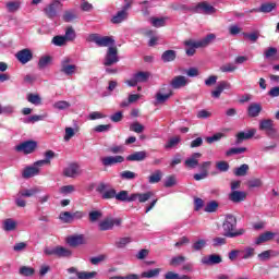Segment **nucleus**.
<instances>
[{
	"mask_svg": "<svg viewBox=\"0 0 279 279\" xmlns=\"http://www.w3.org/2000/svg\"><path fill=\"white\" fill-rule=\"evenodd\" d=\"M236 228V218L232 215L226 216V219L222 223L223 236L228 239H235L236 236H243L245 234V229Z\"/></svg>",
	"mask_w": 279,
	"mask_h": 279,
	"instance_id": "obj_1",
	"label": "nucleus"
},
{
	"mask_svg": "<svg viewBox=\"0 0 279 279\" xmlns=\"http://www.w3.org/2000/svg\"><path fill=\"white\" fill-rule=\"evenodd\" d=\"M215 38H217V36L215 34H209L205 38L197 40V41L191 40V39L186 40L184 43V45L186 47H190L186 49V56H195V49L208 47V45H210V43H213V40H215Z\"/></svg>",
	"mask_w": 279,
	"mask_h": 279,
	"instance_id": "obj_2",
	"label": "nucleus"
},
{
	"mask_svg": "<svg viewBox=\"0 0 279 279\" xmlns=\"http://www.w3.org/2000/svg\"><path fill=\"white\" fill-rule=\"evenodd\" d=\"M60 73L65 75L66 77H73L77 73V65L73 63V59L71 57H64L60 61Z\"/></svg>",
	"mask_w": 279,
	"mask_h": 279,
	"instance_id": "obj_3",
	"label": "nucleus"
},
{
	"mask_svg": "<svg viewBox=\"0 0 279 279\" xmlns=\"http://www.w3.org/2000/svg\"><path fill=\"white\" fill-rule=\"evenodd\" d=\"M195 14H216L217 13V9L215 7H213V4H210L208 1H203L199 2L195 5Z\"/></svg>",
	"mask_w": 279,
	"mask_h": 279,
	"instance_id": "obj_4",
	"label": "nucleus"
},
{
	"mask_svg": "<svg viewBox=\"0 0 279 279\" xmlns=\"http://www.w3.org/2000/svg\"><path fill=\"white\" fill-rule=\"evenodd\" d=\"M114 226H121V219L108 217L99 222L98 228L101 232H106L108 230H112Z\"/></svg>",
	"mask_w": 279,
	"mask_h": 279,
	"instance_id": "obj_5",
	"label": "nucleus"
},
{
	"mask_svg": "<svg viewBox=\"0 0 279 279\" xmlns=\"http://www.w3.org/2000/svg\"><path fill=\"white\" fill-rule=\"evenodd\" d=\"M117 62H119V50L117 47H109L104 64L105 66H112V64H117Z\"/></svg>",
	"mask_w": 279,
	"mask_h": 279,
	"instance_id": "obj_6",
	"label": "nucleus"
},
{
	"mask_svg": "<svg viewBox=\"0 0 279 279\" xmlns=\"http://www.w3.org/2000/svg\"><path fill=\"white\" fill-rule=\"evenodd\" d=\"M36 147H38V144L36 142L26 141L15 146V151H20L21 154H26V155L34 154V151H36Z\"/></svg>",
	"mask_w": 279,
	"mask_h": 279,
	"instance_id": "obj_7",
	"label": "nucleus"
},
{
	"mask_svg": "<svg viewBox=\"0 0 279 279\" xmlns=\"http://www.w3.org/2000/svg\"><path fill=\"white\" fill-rule=\"evenodd\" d=\"M108 189V184L100 183L97 186L98 193H101L102 199H117V190L116 189Z\"/></svg>",
	"mask_w": 279,
	"mask_h": 279,
	"instance_id": "obj_8",
	"label": "nucleus"
},
{
	"mask_svg": "<svg viewBox=\"0 0 279 279\" xmlns=\"http://www.w3.org/2000/svg\"><path fill=\"white\" fill-rule=\"evenodd\" d=\"M173 95V90L169 87H162L159 89L155 96L156 104H165L166 101H169V98H171Z\"/></svg>",
	"mask_w": 279,
	"mask_h": 279,
	"instance_id": "obj_9",
	"label": "nucleus"
},
{
	"mask_svg": "<svg viewBox=\"0 0 279 279\" xmlns=\"http://www.w3.org/2000/svg\"><path fill=\"white\" fill-rule=\"evenodd\" d=\"M189 83L190 81L186 76L178 75L171 80L170 86L174 90H180V88H184V86H189Z\"/></svg>",
	"mask_w": 279,
	"mask_h": 279,
	"instance_id": "obj_10",
	"label": "nucleus"
},
{
	"mask_svg": "<svg viewBox=\"0 0 279 279\" xmlns=\"http://www.w3.org/2000/svg\"><path fill=\"white\" fill-rule=\"evenodd\" d=\"M16 60L21 64H27V62H32V58H34V53H32V50L25 48L16 52L15 54Z\"/></svg>",
	"mask_w": 279,
	"mask_h": 279,
	"instance_id": "obj_11",
	"label": "nucleus"
},
{
	"mask_svg": "<svg viewBox=\"0 0 279 279\" xmlns=\"http://www.w3.org/2000/svg\"><path fill=\"white\" fill-rule=\"evenodd\" d=\"M63 175H65V178H77V175H82V170H80V165L70 163L68 167L63 169Z\"/></svg>",
	"mask_w": 279,
	"mask_h": 279,
	"instance_id": "obj_12",
	"label": "nucleus"
},
{
	"mask_svg": "<svg viewBox=\"0 0 279 279\" xmlns=\"http://www.w3.org/2000/svg\"><path fill=\"white\" fill-rule=\"evenodd\" d=\"M231 88L232 85L229 82L221 81L216 86L215 90L211 92V97H214V99H219V97H221V93H223L225 90H230Z\"/></svg>",
	"mask_w": 279,
	"mask_h": 279,
	"instance_id": "obj_13",
	"label": "nucleus"
},
{
	"mask_svg": "<svg viewBox=\"0 0 279 279\" xmlns=\"http://www.w3.org/2000/svg\"><path fill=\"white\" fill-rule=\"evenodd\" d=\"M60 5L59 0H53L50 4H48L45 9L44 12L48 19H56L58 16V8Z\"/></svg>",
	"mask_w": 279,
	"mask_h": 279,
	"instance_id": "obj_14",
	"label": "nucleus"
},
{
	"mask_svg": "<svg viewBox=\"0 0 279 279\" xmlns=\"http://www.w3.org/2000/svg\"><path fill=\"white\" fill-rule=\"evenodd\" d=\"M124 161H125V158L121 155L107 156L101 159L104 167H112V165H121V162H124Z\"/></svg>",
	"mask_w": 279,
	"mask_h": 279,
	"instance_id": "obj_15",
	"label": "nucleus"
},
{
	"mask_svg": "<svg viewBox=\"0 0 279 279\" xmlns=\"http://www.w3.org/2000/svg\"><path fill=\"white\" fill-rule=\"evenodd\" d=\"M201 153H194L190 158L185 159L184 165L187 169H196L199 167Z\"/></svg>",
	"mask_w": 279,
	"mask_h": 279,
	"instance_id": "obj_16",
	"label": "nucleus"
},
{
	"mask_svg": "<svg viewBox=\"0 0 279 279\" xmlns=\"http://www.w3.org/2000/svg\"><path fill=\"white\" fill-rule=\"evenodd\" d=\"M154 197V192L149 191L146 193H133L131 194V199L133 202H136V199L140 202V204H145V202H149Z\"/></svg>",
	"mask_w": 279,
	"mask_h": 279,
	"instance_id": "obj_17",
	"label": "nucleus"
},
{
	"mask_svg": "<svg viewBox=\"0 0 279 279\" xmlns=\"http://www.w3.org/2000/svg\"><path fill=\"white\" fill-rule=\"evenodd\" d=\"M256 134V129H251L246 132H240L236 134L235 145H241L243 141H250Z\"/></svg>",
	"mask_w": 279,
	"mask_h": 279,
	"instance_id": "obj_18",
	"label": "nucleus"
},
{
	"mask_svg": "<svg viewBox=\"0 0 279 279\" xmlns=\"http://www.w3.org/2000/svg\"><path fill=\"white\" fill-rule=\"evenodd\" d=\"M247 197V193L244 191H232L229 194L230 202H233V204H240V202H245Z\"/></svg>",
	"mask_w": 279,
	"mask_h": 279,
	"instance_id": "obj_19",
	"label": "nucleus"
},
{
	"mask_svg": "<svg viewBox=\"0 0 279 279\" xmlns=\"http://www.w3.org/2000/svg\"><path fill=\"white\" fill-rule=\"evenodd\" d=\"M19 228V222L13 218H7L2 221V230L4 232H14Z\"/></svg>",
	"mask_w": 279,
	"mask_h": 279,
	"instance_id": "obj_20",
	"label": "nucleus"
},
{
	"mask_svg": "<svg viewBox=\"0 0 279 279\" xmlns=\"http://www.w3.org/2000/svg\"><path fill=\"white\" fill-rule=\"evenodd\" d=\"M68 243L70 244L71 247H77L80 245H85L86 238L84 236V234L72 235V236L68 238Z\"/></svg>",
	"mask_w": 279,
	"mask_h": 279,
	"instance_id": "obj_21",
	"label": "nucleus"
},
{
	"mask_svg": "<svg viewBox=\"0 0 279 279\" xmlns=\"http://www.w3.org/2000/svg\"><path fill=\"white\" fill-rule=\"evenodd\" d=\"M40 167L43 166H38L36 165V162L28 168H25L23 171V178L29 179V178H34V175H38L40 173Z\"/></svg>",
	"mask_w": 279,
	"mask_h": 279,
	"instance_id": "obj_22",
	"label": "nucleus"
},
{
	"mask_svg": "<svg viewBox=\"0 0 279 279\" xmlns=\"http://www.w3.org/2000/svg\"><path fill=\"white\" fill-rule=\"evenodd\" d=\"M260 112H263V106L258 102H252L247 107V116L251 118L258 117V114H260Z\"/></svg>",
	"mask_w": 279,
	"mask_h": 279,
	"instance_id": "obj_23",
	"label": "nucleus"
},
{
	"mask_svg": "<svg viewBox=\"0 0 279 279\" xmlns=\"http://www.w3.org/2000/svg\"><path fill=\"white\" fill-rule=\"evenodd\" d=\"M145 158H147V151L141 150L129 155L126 160H129V162H143Z\"/></svg>",
	"mask_w": 279,
	"mask_h": 279,
	"instance_id": "obj_24",
	"label": "nucleus"
},
{
	"mask_svg": "<svg viewBox=\"0 0 279 279\" xmlns=\"http://www.w3.org/2000/svg\"><path fill=\"white\" fill-rule=\"evenodd\" d=\"M45 159L36 161V165L38 167H45V165H51V160H53V158H56V153L53 150H47L45 153Z\"/></svg>",
	"mask_w": 279,
	"mask_h": 279,
	"instance_id": "obj_25",
	"label": "nucleus"
},
{
	"mask_svg": "<svg viewBox=\"0 0 279 279\" xmlns=\"http://www.w3.org/2000/svg\"><path fill=\"white\" fill-rule=\"evenodd\" d=\"M221 263V256L217 254H211L202 258L203 265H219Z\"/></svg>",
	"mask_w": 279,
	"mask_h": 279,
	"instance_id": "obj_26",
	"label": "nucleus"
},
{
	"mask_svg": "<svg viewBox=\"0 0 279 279\" xmlns=\"http://www.w3.org/2000/svg\"><path fill=\"white\" fill-rule=\"evenodd\" d=\"M175 58H178V52H175V50H166L161 54V61L165 63L174 62Z\"/></svg>",
	"mask_w": 279,
	"mask_h": 279,
	"instance_id": "obj_27",
	"label": "nucleus"
},
{
	"mask_svg": "<svg viewBox=\"0 0 279 279\" xmlns=\"http://www.w3.org/2000/svg\"><path fill=\"white\" fill-rule=\"evenodd\" d=\"M62 19L65 23H73V21H77V19H80V15H77L75 10H68L64 11Z\"/></svg>",
	"mask_w": 279,
	"mask_h": 279,
	"instance_id": "obj_28",
	"label": "nucleus"
},
{
	"mask_svg": "<svg viewBox=\"0 0 279 279\" xmlns=\"http://www.w3.org/2000/svg\"><path fill=\"white\" fill-rule=\"evenodd\" d=\"M274 236H276V233H274L271 231H267V232L260 234L256 239L255 244L260 245V243H267V241H271V239H274Z\"/></svg>",
	"mask_w": 279,
	"mask_h": 279,
	"instance_id": "obj_29",
	"label": "nucleus"
},
{
	"mask_svg": "<svg viewBox=\"0 0 279 279\" xmlns=\"http://www.w3.org/2000/svg\"><path fill=\"white\" fill-rule=\"evenodd\" d=\"M145 36H148V38H150L148 41L149 47H156V45H158V40H160V37H158L156 35V32L151 29L146 31Z\"/></svg>",
	"mask_w": 279,
	"mask_h": 279,
	"instance_id": "obj_30",
	"label": "nucleus"
},
{
	"mask_svg": "<svg viewBox=\"0 0 279 279\" xmlns=\"http://www.w3.org/2000/svg\"><path fill=\"white\" fill-rule=\"evenodd\" d=\"M5 8L10 13L19 12V10H21V1L20 0L8 1L5 2Z\"/></svg>",
	"mask_w": 279,
	"mask_h": 279,
	"instance_id": "obj_31",
	"label": "nucleus"
},
{
	"mask_svg": "<svg viewBox=\"0 0 279 279\" xmlns=\"http://www.w3.org/2000/svg\"><path fill=\"white\" fill-rule=\"evenodd\" d=\"M57 256L58 258H71L73 256V252L63 246H57Z\"/></svg>",
	"mask_w": 279,
	"mask_h": 279,
	"instance_id": "obj_32",
	"label": "nucleus"
},
{
	"mask_svg": "<svg viewBox=\"0 0 279 279\" xmlns=\"http://www.w3.org/2000/svg\"><path fill=\"white\" fill-rule=\"evenodd\" d=\"M49 117V114L44 113V114H35V116H31L28 118H25L23 120V123H38V121H45V119H47Z\"/></svg>",
	"mask_w": 279,
	"mask_h": 279,
	"instance_id": "obj_33",
	"label": "nucleus"
},
{
	"mask_svg": "<svg viewBox=\"0 0 279 279\" xmlns=\"http://www.w3.org/2000/svg\"><path fill=\"white\" fill-rule=\"evenodd\" d=\"M133 76L135 77V81L137 82V84H143L149 80L151 74L149 72H137L133 74Z\"/></svg>",
	"mask_w": 279,
	"mask_h": 279,
	"instance_id": "obj_34",
	"label": "nucleus"
},
{
	"mask_svg": "<svg viewBox=\"0 0 279 279\" xmlns=\"http://www.w3.org/2000/svg\"><path fill=\"white\" fill-rule=\"evenodd\" d=\"M116 199L118 202H133L132 195H130V193L125 190L116 193Z\"/></svg>",
	"mask_w": 279,
	"mask_h": 279,
	"instance_id": "obj_35",
	"label": "nucleus"
},
{
	"mask_svg": "<svg viewBox=\"0 0 279 279\" xmlns=\"http://www.w3.org/2000/svg\"><path fill=\"white\" fill-rule=\"evenodd\" d=\"M247 171H250V166L247 163H243L239 168H235L233 173L238 178H243L247 175Z\"/></svg>",
	"mask_w": 279,
	"mask_h": 279,
	"instance_id": "obj_36",
	"label": "nucleus"
},
{
	"mask_svg": "<svg viewBox=\"0 0 279 279\" xmlns=\"http://www.w3.org/2000/svg\"><path fill=\"white\" fill-rule=\"evenodd\" d=\"M206 245H208V242L206 240L198 239L193 242L192 250H193V252H202V250H204V247H206Z\"/></svg>",
	"mask_w": 279,
	"mask_h": 279,
	"instance_id": "obj_37",
	"label": "nucleus"
},
{
	"mask_svg": "<svg viewBox=\"0 0 279 279\" xmlns=\"http://www.w3.org/2000/svg\"><path fill=\"white\" fill-rule=\"evenodd\" d=\"M26 99L29 104H33V106H41L43 105V98L38 94H28Z\"/></svg>",
	"mask_w": 279,
	"mask_h": 279,
	"instance_id": "obj_38",
	"label": "nucleus"
},
{
	"mask_svg": "<svg viewBox=\"0 0 279 279\" xmlns=\"http://www.w3.org/2000/svg\"><path fill=\"white\" fill-rule=\"evenodd\" d=\"M128 19V12L125 11H119L112 19H111V23L113 24H119V23H123V21H125Z\"/></svg>",
	"mask_w": 279,
	"mask_h": 279,
	"instance_id": "obj_39",
	"label": "nucleus"
},
{
	"mask_svg": "<svg viewBox=\"0 0 279 279\" xmlns=\"http://www.w3.org/2000/svg\"><path fill=\"white\" fill-rule=\"evenodd\" d=\"M160 276V268H154L141 274V278H158Z\"/></svg>",
	"mask_w": 279,
	"mask_h": 279,
	"instance_id": "obj_40",
	"label": "nucleus"
},
{
	"mask_svg": "<svg viewBox=\"0 0 279 279\" xmlns=\"http://www.w3.org/2000/svg\"><path fill=\"white\" fill-rule=\"evenodd\" d=\"M39 192H40V189L32 187L28 190L20 191L19 195H21V197H34V195L38 194Z\"/></svg>",
	"mask_w": 279,
	"mask_h": 279,
	"instance_id": "obj_41",
	"label": "nucleus"
},
{
	"mask_svg": "<svg viewBox=\"0 0 279 279\" xmlns=\"http://www.w3.org/2000/svg\"><path fill=\"white\" fill-rule=\"evenodd\" d=\"M168 17H150L153 27H165L167 25Z\"/></svg>",
	"mask_w": 279,
	"mask_h": 279,
	"instance_id": "obj_42",
	"label": "nucleus"
},
{
	"mask_svg": "<svg viewBox=\"0 0 279 279\" xmlns=\"http://www.w3.org/2000/svg\"><path fill=\"white\" fill-rule=\"evenodd\" d=\"M182 141L180 136H174L168 140L165 145V149H173V147H178V144Z\"/></svg>",
	"mask_w": 279,
	"mask_h": 279,
	"instance_id": "obj_43",
	"label": "nucleus"
},
{
	"mask_svg": "<svg viewBox=\"0 0 279 279\" xmlns=\"http://www.w3.org/2000/svg\"><path fill=\"white\" fill-rule=\"evenodd\" d=\"M162 180V171L156 170L149 178L148 182L150 184H158Z\"/></svg>",
	"mask_w": 279,
	"mask_h": 279,
	"instance_id": "obj_44",
	"label": "nucleus"
},
{
	"mask_svg": "<svg viewBox=\"0 0 279 279\" xmlns=\"http://www.w3.org/2000/svg\"><path fill=\"white\" fill-rule=\"evenodd\" d=\"M59 219L63 223H73V214H71L70 211H62L59 215Z\"/></svg>",
	"mask_w": 279,
	"mask_h": 279,
	"instance_id": "obj_45",
	"label": "nucleus"
},
{
	"mask_svg": "<svg viewBox=\"0 0 279 279\" xmlns=\"http://www.w3.org/2000/svg\"><path fill=\"white\" fill-rule=\"evenodd\" d=\"M186 262V257L179 255L174 256L170 260V266L171 267H180V265L184 264Z\"/></svg>",
	"mask_w": 279,
	"mask_h": 279,
	"instance_id": "obj_46",
	"label": "nucleus"
},
{
	"mask_svg": "<svg viewBox=\"0 0 279 279\" xmlns=\"http://www.w3.org/2000/svg\"><path fill=\"white\" fill-rule=\"evenodd\" d=\"M53 108L56 110H69V108H71V102L66 100H59L53 104Z\"/></svg>",
	"mask_w": 279,
	"mask_h": 279,
	"instance_id": "obj_47",
	"label": "nucleus"
},
{
	"mask_svg": "<svg viewBox=\"0 0 279 279\" xmlns=\"http://www.w3.org/2000/svg\"><path fill=\"white\" fill-rule=\"evenodd\" d=\"M77 37V35L75 34V29L73 28V26H69L65 29V35L64 38L66 41H73L75 38Z\"/></svg>",
	"mask_w": 279,
	"mask_h": 279,
	"instance_id": "obj_48",
	"label": "nucleus"
},
{
	"mask_svg": "<svg viewBox=\"0 0 279 279\" xmlns=\"http://www.w3.org/2000/svg\"><path fill=\"white\" fill-rule=\"evenodd\" d=\"M110 45H114V39H112V37H100L98 47H110Z\"/></svg>",
	"mask_w": 279,
	"mask_h": 279,
	"instance_id": "obj_49",
	"label": "nucleus"
},
{
	"mask_svg": "<svg viewBox=\"0 0 279 279\" xmlns=\"http://www.w3.org/2000/svg\"><path fill=\"white\" fill-rule=\"evenodd\" d=\"M132 243V239L130 236L120 238L116 241V246L119 248L125 247V245H130Z\"/></svg>",
	"mask_w": 279,
	"mask_h": 279,
	"instance_id": "obj_50",
	"label": "nucleus"
},
{
	"mask_svg": "<svg viewBox=\"0 0 279 279\" xmlns=\"http://www.w3.org/2000/svg\"><path fill=\"white\" fill-rule=\"evenodd\" d=\"M59 193L61 195H71V193H75V185H63L59 189Z\"/></svg>",
	"mask_w": 279,
	"mask_h": 279,
	"instance_id": "obj_51",
	"label": "nucleus"
},
{
	"mask_svg": "<svg viewBox=\"0 0 279 279\" xmlns=\"http://www.w3.org/2000/svg\"><path fill=\"white\" fill-rule=\"evenodd\" d=\"M276 8V3L271 2V3H264L260 5L259 8V12H263L264 14H267L269 12H272Z\"/></svg>",
	"mask_w": 279,
	"mask_h": 279,
	"instance_id": "obj_52",
	"label": "nucleus"
},
{
	"mask_svg": "<svg viewBox=\"0 0 279 279\" xmlns=\"http://www.w3.org/2000/svg\"><path fill=\"white\" fill-rule=\"evenodd\" d=\"M221 73H234L236 71V66L234 63H226L220 66Z\"/></svg>",
	"mask_w": 279,
	"mask_h": 279,
	"instance_id": "obj_53",
	"label": "nucleus"
},
{
	"mask_svg": "<svg viewBox=\"0 0 279 279\" xmlns=\"http://www.w3.org/2000/svg\"><path fill=\"white\" fill-rule=\"evenodd\" d=\"M165 279H191V277L186 275L180 276L178 272L168 271L165 275Z\"/></svg>",
	"mask_w": 279,
	"mask_h": 279,
	"instance_id": "obj_54",
	"label": "nucleus"
},
{
	"mask_svg": "<svg viewBox=\"0 0 279 279\" xmlns=\"http://www.w3.org/2000/svg\"><path fill=\"white\" fill-rule=\"evenodd\" d=\"M51 64V57L45 56L39 59L38 66L39 69H47Z\"/></svg>",
	"mask_w": 279,
	"mask_h": 279,
	"instance_id": "obj_55",
	"label": "nucleus"
},
{
	"mask_svg": "<svg viewBox=\"0 0 279 279\" xmlns=\"http://www.w3.org/2000/svg\"><path fill=\"white\" fill-rule=\"evenodd\" d=\"M244 38H247L251 43H256L258 38H260V34L258 32L253 33H243Z\"/></svg>",
	"mask_w": 279,
	"mask_h": 279,
	"instance_id": "obj_56",
	"label": "nucleus"
},
{
	"mask_svg": "<svg viewBox=\"0 0 279 279\" xmlns=\"http://www.w3.org/2000/svg\"><path fill=\"white\" fill-rule=\"evenodd\" d=\"M175 184H178L175 175H169L166 178L163 186H166V189H171V186H175Z\"/></svg>",
	"mask_w": 279,
	"mask_h": 279,
	"instance_id": "obj_57",
	"label": "nucleus"
},
{
	"mask_svg": "<svg viewBox=\"0 0 279 279\" xmlns=\"http://www.w3.org/2000/svg\"><path fill=\"white\" fill-rule=\"evenodd\" d=\"M248 189H260L263 186V180L260 179H251L247 181Z\"/></svg>",
	"mask_w": 279,
	"mask_h": 279,
	"instance_id": "obj_58",
	"label": "nucleus"
},
{
	"mask_svg": "<svg viewBox=\"0 0 279 279\" xmlns=\"http://www.w3.org/2000/svg\"><path fill=\"white\" fill-rule=\"evenodd\" d=\"M240 254H243L242 258L247 260L248 258L254 257V248L253 247H245L243 251H240Z\"/></svg>",
	"mask_w": 279,
	"mask_h": 279,
	"instance_id": "obj_59",
	"label": "nucleus"
},
{
	"mask_svg": "<svg viewBox=\"0 0 279 279\" xmlns=\"http://www.w3.org/2000/svg\"><path fill=\"white\" fill-rule=\"evenodd\" d=\"M131 132H135L136 134H142L145 131V126L138 122H134L130 126Z\"/></svg>",
	"mask_w": 279,
	"mask_h": 279,
	"instance_id": "obj_60",
	"label": "nucleus"
},
{
	"mask_svg": "<svg viewBox=\"0 0 279 279\" xmlns=\"http://www.w3.org/2000/svg\"><path fill=\"white\" fill-rule=\"evenodd\" d=\"M271 128H274V121L272 120H263L259 123V130H263L264 132H267Z\"/></svg>",
	"mask_w": 279,
	"mask_h": 279,
	"instance_id": "obj_61",
	"label": "nucleus"
},
{
	"mask_svg": "<svg viewBox=\"0 0 279 279\" xmlns=\"http://www.w3.org/2000/svg\"><path fill=\"white\" fill-rule=\"evenodd\" d=\"M247 151V148L245 147H236V148H230L226 154L227 156H234L239 154H245Z\"/></svg>",
	"mask_w": 279,
	"mask_h": 279,
	"instance_id": "obj_62",
	"label": "nucleus"
},
{
	"mask_svg": "<svg viewBox=\"0 0 279 279\" xmlns=\"http://www.w3.org/2000/svg\"><path fill=\"white\" fill-rule=\"evenodd\" d=\"M101 217H104V214H101V211L99 210H94L89 213V221L92 223H95V221H99V219H101Z\"/></svg>",
	"mask_w": 279,
	"mask_h": 279,
	"instance_id": "obj_63",
	"label": "nucleus"
},
{
	"mask_svg": "<svg viewBox=\"0 0 279 279\" xmlns=\"http://www.w3.org/2000/svg\"><path fill=\"white\" fill-rule=\"evenodd\" d=\"M95 276H97V271H92V272L82 271L77 274L78 279H93L95 278Z\"/></svg>",
	"mask_w": 279,
	"mask_h": 279,
	"instance_id": "obj_64",
	"label": "nucleus"
}]
</instances>
